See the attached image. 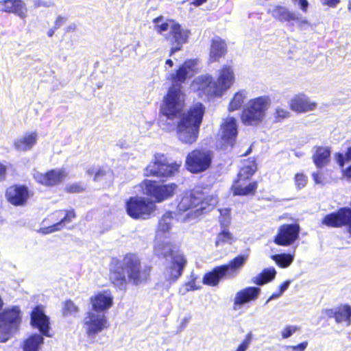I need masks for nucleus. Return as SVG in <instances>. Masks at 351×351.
Returning <instances> with one entry per match:
<instances>
[{"mask_svg": "<svg viewBox=\"0 0 351 351\" xmlns=\"http://www.w3.org/2000/svg\"><path fill=\"white\" fill-rule=\"evenodd\" d=\"M191 69L190 64L185 61L170 73L167 79L171 85L163 97L160 107L161 116L169 120L178 119L174 130L178 140L186 145H192L197 141L205 112V108L200 102L191 106L184 111L185 95L182 90V85L189 77Z\"/></svg>", "mask_w": 351, "mask_h": 351, "instance_id": "obj_1", "label": "nucleus"}, {"mask_svg": "<svg viewBox=\"0 0 351 351\" xmlns=\"http://www.w3.org/2000/svg\"><path fill=\"white\" fill-rule=\"evenodd\" d=\"M152 271V267L144 265L137 254L127 252L111 258L108 280L115 289L126 291L128 284L141 286L150 282Z\"/></svg>", "mask_w": 351, "mask_h": 351, "instance_id": "obj_2", "label": "nucleus"}, {"mask_svg": "<svg viewBox=\"0 0 351 351\" xmlns=\"http://www.w3.org/2000/svg\"><path fill=\"white\" fill-rule=\"evenodd\" d=\"M154 254L159 259H171V265L167 268L168 280L176 282L182 276L187 261L178 246L171 241H161L154 246Z\"/></svg>", "mask_w": 351, "mask_h": 351, "instance_id": "obj_3", "label": "nucleus"}, {"mask_svg": "<svg viewBox=\"0 0 351 351\" xmlns=\"http://www.w3.org/2000/svg\"><path fill=\"white\" fill-rule=\"evenodd\" d=\"M257 170L258 167L254 159L248 158L245 161L230 186L233 196L253 197L256 194L258 182L252 180L251 178Z\"/></svg>", "mask_w": 351, "mask_h": 351, "instance_id": "obj_4", "label": "nucleus"}, {"mask_svg": "<svg viewBox=\"0 0 351 351\" xmlns=\"http://www.w3.org/2000/svg\"><path fill=\"white\" fill-rule=\"evenodd\" d=\"M247 258L246 254H240L231 259L227 264L215 267L204 275L202 282L208 286L216 287L223 278L236 277L245 264Z\"/></svg>", "mask_w": 351, "mask_h": 351, "instance_id": "obj_5", "label": "nucleus"}, {"mask_svg": "<svg viewBox=\"0 0 351 351\" xmlns=\"http://www.w3.org/2000/svg\"><path fill=\"white\" fill-rule=\"evenodd\" d=\"M270 103L268 96H259L250 99L241 111V122L245 125H258L263 120Z\"/></svg>", "mask_w": 351, "mask_h": 351, "instance_id": "obj_6", "label": "nucleus"}, {"mask_svg": "<svg viewBox=\"0 0 351 351\" xmlns=\"http://www.w3.org/2000/svg\"><path fill=\"white\" fill-rule=\"evenodd\" d=\"M180 166L176 162H169L164 154L155 153L153 160L145 168V176L168 179L179 171Z\"/></svg>", "mask_w": 351, "mask_h": 351, "instance_id": "obj_7", "label": "nucleus"}, {"mask_svg": "<svg viewBox=\"0 0 351 351\" xmlns=\"http://www.w3.org/2000/svg\"><path fill=\"white\" fill-rule=\"evenodd\" d=\"M141 186L143 193L147 195L154 204L161 203L173 197L178 189V185L174 182L168 184L159 183L156 180H144Z\"/></svg>", "mask_w": 351, "mask_h": 351, "instance_id": "obj_8", "label": "nucleus"}, {"mask_svg": "<svg viewBox=\"0 0 351 351\" xmlns=\"http://www.w3.org/2000/svg\"><path fill=\"white\" fill-rule=\"evenodd\" d=\"M21 322L19 306H12L0 312V342H5L19 329Z\"/></svg>", "mask_w": 351, "mask_h": 351, "instance_id": "obj_9", "label": "nucleus"}, {"mask_svg": "<svg viewBox=\"0 0 351 351\" xmlns=\"http://www.w3.org/2000/svg\"><path fill=\"white\" fill-rule=\"evenodd\" d=\"M156 209L152 202L143 197H130L125 202L126 213L133 219H149Z\"/></svg>", "mask_w": 351, "mask_h": 351, "instance_id": "obj_10", "label": "nucleus"}, {"mask_svg": "<svg viewBox=\"0 0 351 351\" xmlns=\"http://www.w3.org/2000/svg\"><path fill=\"white\" fill-rule=\"evenodd\" d=\"M213 154L204 149H195L190 152L185 160L186 169L192 173H199L211 165Z\"/></svg>", "mask_w": 351, "mask_h": 351, "instance_id": "obj_11", "label": "nucleus"}, {"mask_svg": "<svg viewBox=\"0 0 351 351\" xmlns=\"http://www.w3.org/2000/svg\"><path fill=\"white\" fill-rule=\"evenodd\" d=\"M195 91L200 98L210 100L222 96V93L211 75L205 74L197 77L193 81Z\"/></svg>", "mask_w": 351, "mask_h": 351, "instance_id": "obj_12", "label": "nucleus"}, {"mask_svg": "<svg viewBox=\"0 0 351 351\" xmlns=\"http://www.w3.org/2000/svg\"><path fill=\"white\" fill-rule=\"evenodd\" d=\"M209 199L208 196L202 190L193 189L186 192L181 197L177 205V212L178 214H182L194 209H195V210L203 209L204 207L202 206V204H206Z\"/></svg>", "mask_w": 351, "mask_h": 351, "instance_id": "obj_13", "label": "nucleus"}, {"mask_svg": "<svg viewBox=\"0 0 351 351\" xmlns=\"http://www.w3.org/2000/svg\"><path fill=\"white\" fill-rule=\"evenodd\" d=\"M171 23V29L165 36V39L171 45L169 56H172L175 53L182 49L183 45L188 43L190 31L183 29L181 25L173 19H169Z\"/></svg>", "mask_w": 351, "mask_h": 351, "instance_id": "obj_14", "label": "nucleus"}, {"mask_svg": "<svg viewBox=\"0 0 351 351\" xmlns=\"http://www.w3.org/2000/svg\"><path fill=\"white\" fill-rule=\"evenodd\" d=\"M32 195L28 186L22 184H11L5 191L6 201L15 207L25 206Z\"/></svg>", "mask_w": 351, "mask_h": 351, "instance_id": "obj_15", "label": "nucleus"}, {"mask_svg": "<svg viewBox=\"0 0 351 351\" xmlns=\"http://www.w3.org/2000/svg\"><path fill=\"white\" fill-rule=\"evenodd\" d=\"M300 227L298 223L281 225L274 238V242L279 246H289L299 237Z\"/></svg>", "mask_w": 351, "mask_h": 351, "instance_id": "obj_16", "label": "nucleus"}, {"mask_svg": "<svg viewBox=\"0 0 351 351\" xmlns=\"http://www.w3.org/2000/svg\"><path fill=\"white\" fill-rule=\"evenodd\" d=\"M66 176V173L62 168L51 169L45 173H38L34 176V178L38 184L47 187H52L59 185Z\"/></svg>", "mask_w": 351, "mask_h": 351, "instance_id": "obj_17", "label": "nucleus"}, {"mask_svg": "<svg viewBox=\"0 0 351 351\" xmlns=\"http://www.w3.org/2000/svg\"><path fill=\"white\" fill-rule=\"evenodd\" d=\"M88 320L85 321L86 332L88 337H95L99 332L109 327V324L104 315L89 313Z\"/></svg>", "mask_w": 351, "mask_h": 351, "instance_id": "obj_18", "label": "nucleus"}, {"mask_svg": "<svg viewBox=\"0 0 351 351\" xmlns=\"http://www.w3.org/2000/svg\"><path fill=\"white\" fill-rule=\"evenodd\" d=\"M322 313L328 319L334 318L337 324L345 323L347 326L351 324V306L348 304L324 309Z\"/></svg>", "mask_w": 351, "mask_h": 351, "instance_id": "obj_19", "label": "nucleus"}, {"mask_svg": "<svg viewBox=\"0 0 351 351\" xmlns=\"http://www.w3.org/2000/svg\"><path fill=\"white\" fill-rule=\"evenodd\" d=\"M289 107L292 111L301 114L315 110L317 103L311 100L305 94L298 93L290 99Z\"/></svg>", "mask_w": 351, "mask_h": 351, "instance_id": "obj_20", "label": "nucleus"}, {"mask_svg": "<svg viewBox=\"0 0 351 351\" xmlns=\"http://www.w3.org/2000/svg\"><path fill=\"white\" fill-rule=\"evenodd\" d=\"M31 324L34 328H36L40 332L41 335L50 337L49 332V319L45 314L43 308L40 305L36 306L30 315Z\"/></svg>", "mask_w": 351, "mask_h": 351, "instance_id": "obj_21", "label": "nucleus"}, {"mask_svg": "<svg viewBox=\"0 0 351 351\" xmlns=\"http://www.w3.org/2000/svg\"><path fill=\"white\" fill-rule=\"evenodd\" d=\"M260 293L261 289L256 287H247L239 290L236 293L234 298L233 310L237 311L242 305L256 300Z\"/></svg>", "mask_w": 351, "mask_h": 351, "instance_id": "obj_22", "label": "nucleus"}, {"mask_svg": "<svg viewBox=\"0 0 351 351\" xmlns=\"http://www.w3.org/2000/svg\"><path fill=\"white\" fill-rule=\"evenodd\" d=\"M235 80L234 69L232 66L223 64L218 70L215 82L222 94L229 89Z\"/></svg>", "mask_w": 351, "mask_h": 351, "instance_id": "obj_23", "label": "nucleus"}, {"mask_svg": "<svg viewBox=\"0 0 351 351\" xmlns=\"http://www.w3.org/2000/svg\"><path fill=\"white\" fill-rule=\"evenodd\" d=\"M238 134V128L235 118L228 117L221 124V139L224 143L232 146Z\"/></svg>", "mask_w": 351, "mask_h": 351, "instance_id": "obj_24", "label": "nucleus"}, {"mask_svg": "<svg viewBox=\"0 0 351 351\" xmlns=\"http://www.w3.org/2000/svg\"><path fill=\"white\" fill-rule=\"evenodd\" d=\"M0 12L25 18L27 10L23 0H0Z\"/></svg>", "mask_w": 351, "mask_h": 351, "instance_id": "obj_25", "label": "nucleus"}, {"mask_svg": "<svg viewBox=\"0 0 351 351\" xmlns=\"http://www.w3.org/2000/svg\"><path fill=\"white\" fill-rule=\"evenodd\" d=\"M89 176H93V180L95 182H101L110 186L112 184L114 179V173L108 165L99 167L96 171L93 169H89L87 171Z\"/></svg>", "mask_w": 351, "mask_h": 351, "instance_id": "obj_26", "label": "nucleus"}, {"mask_svg": "<svg viewBox=\"0 0 351 351\" xmlns=\"http://www.w3.org/2000/svg\"><path fill=\"white\" fill-rule=\"evenodd\" d=\"M228 52L227 44L223 38L215 36L210 40L209 60L211 62H219L221 58L226 56Z\"/></svg>", "mask_w": 351, "mask_h": 351, "instance_id": "obj_27", "label": "nucleus"}, {"mask_svg": "<svg viewBox=\"0 0 351 351\" xmlns=\"http://www.w3.org/2000/svg\"><path fill=\"white\" fill-rule=\"evenodd\" d=\"M56 212H64V217L54 224L43 228L41 229V231L43 234H47L54 232L62 230L66 226V224L71 223L73 220L75 219L77 217L76 212L73 208L65 210H58Z\"/></svg>", "mask_w": 351, "mask_h": 351, "instance_id": "obj_28", "label": "nucleus"}, {"mask_svg": "<svg viewBox=\"0 0 351 351\" xmlns=\"http://www.w3.org/2000/svg\"><path fill=\"white\" fill-rule=\"evenodd\" d=\"M267 13L281 23L299 21V18L293 12L281 5H274L271 9L267 11Z\"/></svg>", "mask_w": 351, "mask_h": 351, "instance_id": "obj_29", "label": "nucleus"}, {"mask_svg": "<svg viewBox=\"0 0 351 351\" xmlns=\"http://www.w3.org/2000/svg\"><path fill=\"white\" fill-rule=\"evenodd\" d=\"M107 291L97 293L90 298L92 308L96 312L104 311L110 308L113 304V298Z\"/></svg>", "mask_w": 351, "mask_h": 351, "instance_id": "obj_30", "label": "nucleus"}, {"mask_svg": "<svg viewBox=\"0 0 351 351\" xmlns=\"http://www.w3.org/2000/svg\"><path fill=\"white\" fill-rule=\"evenodd\" d=\"M37 138L38 136L36 132L26 134L14 142V147L16 150L20 152L28 151L36 145Z\"/></svg>", "mask_w": 351, "mask_h": 351, "instance_id": "obj_31", "label": "nucleus"}, {"mask_svg": "<svg viewBox=\"0 0 351 351\" xmlns=\"http://www.w3.org/2000/svg\"><path fill=\"white\" fill-rule=\"evenodd\" d=\"M330 148L322 146L315 147V152L312 156V159L317 168H322L326 166L330 162Z\"/></svg>", "mask_w": 351, "mask_h": 351, "instance_id": "obj_32", "label": "nucleus"}, {"mask_svg": "<svg viewBox=\"0 0 351 351\" xmlns=\"http://www.w3.org/2000/svg\"><path fill=\"white\" fill-rule=\"evenodd\" d=\"M40 334H32L24 340L22 346L23 351H39L44 343V338Z\"/></svg>", "mask_w": 351, "mask_h": 351, "instance_id": "obj_33", "label": "nucleus"}, {"mask_svg": "<svg viewBox=\"0 0 351 351\" xmlns=\"http://www.w3.org/2000/svg\"><path fill=\"white\" fill-rule=\"evenodd\" d=\"M276 276V271L274 267L264 269L256 276L252 278V282L256 285H263L271 282Z\"/></svg>", "mask_w": 351, "mask_h": 351, "instance_id": "obj_34", "label": "nucleus"}, {"mask_svg": "<svg viewBox=\"0 0 351 351\" xmlns=\"http://www.w3.org/2000/svg\"><path fill=\"white\" fill-rule=\"evenodd\" d=\"M245 97V92L243 90L234 93L228 104V110L233 112L240 109L244 103Z\"/></svg>", "mask_w": 351, "mask_h": 351, "instance_id": "obj_35", "label": "nucleus"}, {"mask_svg": "<svg viewBox=\"0 0 351 351\" xmlns=\"http://www.w3.org/2000/svg\"><path fill=\"white\" fill-rule=\"evenodd\" d=\"M271 258L279 267L287 268L293 263L294 256L291 254L282 253L271 255Z\"/></svg>", "mask_w": 351, "mask_h": 351, "instance_id": "obj_36", "label": "nucleus"}, {"mask_svg": "<svg viewBox=\"0 0 351 351\" xmlns=\"http://www.w3.org/2000/svg\"><path fill=\"white\" fill-rule=\"evenodd\" d=\"M234 241L232 234L228 230L224 229L217 234L215 244L217 247L226 243L232 244Z\"/></svg>", "mask_w": 351, "mask_h": 351, "instance_id": "obj_37", "label": "nucleus"}, {"mask_svg": "<svg viewBox=\"0 0 351 351\" xmlns=\"http://www.w3.org/2000/svg\"><path fill=\"white\" fill-rule=\"evenodd\" d=\"M172 219L173 217L171 212H167L163 215L158 222V230L162 232H168L171 228Z\"/></svg>", "mask_w": 351, "mask_h": 351, "instance_id": "obj_38", "label": "nucleus"}, {"mask_svg": "<svg viewBox=\"0 0 351 351\" xmlns=\"http://www.w3.org/2000/svg\"><path fill=\"white\" fill-rule=\"evenodd\" d=\"M162 20L163 16L162 15H160L152 20V22L154 24V29L159 34H162L163 32L167 31L169 27L171 28V23L169 22V19L167 21H163L162 23L158 24V23Z\"/></svg>", "mask_w": 351, "mask_h": 351, "instance_id": "obj_39", "label": "nucleus"}, {"mask_svg": "<svg viewBox=\"0 0 351 351\" xmlns=\"http://www.w3.org/2000/svg\"><path fill=\"white\" fill-rule=\"evenodd\" d=\"M78 310L77 306H76L71 300L69 299L63 304L62 313L64 316H68L77 313Z\"/></svg>", "mask_w": 351, "mask_h": 351, "instance_id": "obj_40", "label": "nucleus"}, {"mask_svg": "<svg viewBox=\"0 0 351 351\" xmlns=\"http://www.w3.org/2000/svg\"><path fill=\"white\" fill-rule=\"evenodd\" d=\"M85 191L86 186L79 182L69 184L64 188V191L67 193H81Z\"/></svg>", "mask_w": 351, "mask_h": 351, "instance_id": "obj_41", "label": "nucleus"}, {"mask_svg": "<svg viewBox=\"0 0 351 351\" xmlns=\"http://www.w3.org/2000/svg\"><path fill=\"white\" fill-rule=\"evenodd\" d=\"M308 178L303 173H297L294 176V182L298 189L304 188L307 184Z\"/></svg>", "mask_w": 351, "mask_h": 351, "instance_id": "obj_42", "label": "nucleus"}, {"mask_svg": "<svg viewBox=\"0 0 351 351\" xmlns=\"http://www.w3.org/2000/svg\"><path fill=\"white\" fill-rule=\"evenodd\" d=\"M290 117V112L281 108H278L275 110L274 119L276 122H281L284 119H287Z\"/></svg>", "mask_w": 351, "mask_h": 351, "instance_id": "obj_43", "label": "nucleus"}, {"mask_svg": "<svg viewBox=\"0 0 351 351\" xmlns=\"http://www.w3.org/2000/svg\"><path fill=\"white\" fill-rule=\"evenodd\" d=\"M252 339V335L251 332L247 333L241 343L238 346L236 351H246L249 348Z\"/></svg>", "mask_w": 351, "mask_h": 351, "instance_id": "obj_44", "label": "nucleus"}, {"mask_svg": "<svg viewBox=\"0 0 351 351\" xmlns=\"http://www.w3.org/2000/svg\"><path fill=\"white\" fill-rule=\"evenodd\" d=\"M300 330V327L297 326H287L281 332L282 339H287L291 337L294 332Z\"/></svg>", "mask_w": 351, "mask_h": 351, "instance_id": "obj_45", "label": "nucleus"}, {"mask_svg": "<svg viewBox=\"0 0 351 351\" xmlns=\"http://www.w3.org/2000/svg\"><path fill=\"white\" fill-rule=\"evenodd\" d=\"M8 174V166L0 161V182L5 180Z\"/></svg>", "mask_w": 351, "mask_h": 351, "instance_id": "obj_46", "label": "nucleus"}, {"mask_svg": "<svg viewBox=\"0 0 351 351\" xmlns=\"http://www.w3.org/2000/svg\"><path fill=\"white\" fill-rule=\"evenodd\" d=\"M290 284L289 280L283 282L278 287V293L276 295H273L271 298L276 297L281 295L285 291H286Z\"/></svg>", "mask_w": 351, "mask_h": 351, "instance_id": "obj_47", "label": "nucleus"}, {"mask_svg": "<svg viewBox=\"0 0 351 351\" xmlns=\"http://www.w3.org/2000/svg\"><path fill=\"white\" fill-rule=\"evenodd\" d=\"M293 2L298 1L301 10L303 12H306L308 8V2L307 0H292Z\"/></svg>", "mask_w": 351, "mask_h": 351, "instance_id": "obj_48", "label": "nucleus"}, {"mask_svg": "<svg viewBox=\"0 0 351 351\" xmlns=\"http://www.w3.org/2000/svg\"><path fill=\"white\" fill-rule=\"evenodd\" d=\"M308 346L307 341H303L296 346H292L291 350L293 351H304Z\"/></svg>", "mask_w": 351, "mask_h": 351, "instance_id": "obj_49", "label": "nucleus"}, {"mask_svg": "<svg viewBox=\"0 0 351 351\" xmlns=\"http://www.w3.org/2000/svg\"><path fill=\"white\" fill-rule=\"evenodd\" d=\"M340 3V0H322V4L330 8H335Z\"/></svg>", "mask_w": 351, "mask_h": 351, "instance_id": "obj_50", "label": "nucleus"}, {"mask_svg": "<svg viewBox=\"0 0 351 351\" xmlns=\"http://www.w3.org/2000/svg\"><path fill=\"white\" fill-rule=\"evenodd\" d=\"M336 158L337 163L339 164L340 167H343L345 163L346 160V156H343L342 154L341 153H337L336 154Z\"/></svg>", "mask_w": 351, "mask_h": 351, "instance_id": "obj_51", "label": "nucleus"}, {"mask_svg": "<svg viewBox=\"0 0 351 351\" xmlns=\"http://www.w3.org/2000/svg\"><path fill=\"white\" fill-rule=\"evenodd\" d=\"M64 18L62 16H58L54 22V29H58L62 24Z\"/></svg>", "mask_w": 351, "mask_h": 351, "instance_id": "obj_52", "label": "nucleus"}, {"mask_svg": "<svg viewBox=\"0 0 351 351\" xmlns=\"http://www.w3.org/2000/svg\"><path fill=\"white\" fill-rule=\"evenodd\" d=\"M207 1V0H194L191 4L195 7H198L199 5H203Z\"/></svg>", "mask_w": 351, "mask_h": 351, "instance_id": "obj_53", "label": "nucleus"}, {"mask_svg": "<svg viewBox=\"0 0 351 351\" xmlns=\"http://www.w3.org/2000/svg\"><path fill=\"white\" fill-rule=\"evenodd\" d=\"M195 281L194 279L189 282V284H188V285L189 287V290L194 291V290H196V289H197L199 288V287L195 286Z\"/></svg>", "mask_w": 351, "mask_h": 351, "instance_id": "obj_54", "label": "nucleus"}, {"mask_svg": "<svg viewBox=\"0 0 351 351\" xmlns=\"http://www.w3.org/2000/svg\"><path fill=\"white\" fill-rule=\"evenodd\" d=\"M346 160L347 162L351 160V146L346 152Z\"/></svg>", "mask_w": 351, "mask_h": 351, "instance_id": "obj_55", "label": "nucleus"}, {"mask_svg": "<svg viewBox=\"0 0 351 351\" xmlns=\"http://www.w3.org/2000/svg\"><path fill=\"white\" fill-rule=\"evenodd\" d=\"M344 174L347 178H351V165L345 169Z\"/></svg>", "mask_w": 351, "mask_h": 351, "instance_id": "obj_56", "label": "nucleus"}, {"mask_svg": "<svg viewBox=\"0 0 351 351\" xmlns=\"http://www.w3.org/2000/svg\"><path fill=\"white\" fill-rule=\"evenodd\" d=\"M56 29H54V27H53V28H51V29H49L48 30V32H47V36H48L49 37H52V36H53L54 33H55V30H56Z\"/></svg>", "mask_w": 351, "mask_h": 351, "instance_id": "obj_57", "label": "nucleus"}, {"mask_svg": "<svg viewBox=\"0 0 351 351\" xmlns=\"http://www.w3.org/2000/svg\"><path fill=\"white\" fill-rule=\"evenodd\" d=\"M165 64L167 65H168L170 68L172 67L173 66V62L171 59L169 58L167 60H166L165 61Z\"/></svg>", "mask_w": 351, "mask_h": 351, "instance_id": "obj_58", "label": "nucleus"}, {"mask_svg": "<svg viewBox=\"0 0 351 351\" xmlns=\"http://www.w3.org/2000/svg\"><path fill=\"white\" fill-rule=\"evenodd\" d=\"M301 24H308V21L305 19L300 21Z\"/></svg>", "mask_w": 351, "mask_h": 351, "instance_id": "obj_59", "label": "nucleus"}, {"mask_svg": "<svg viewBox=\"0 0 351 351\" xmlns=\"http://www.w3.org/2000/svg\"><path fill=\"white\" fill-rule=\"evenodd\" d=\"M348 10L350 11H351V1H349V4H348Z\"/></svg>", "mask_w": 351, "mask_h": 351, "instance_id": "obj_60", "label": "nucleus"}]
</instances>
